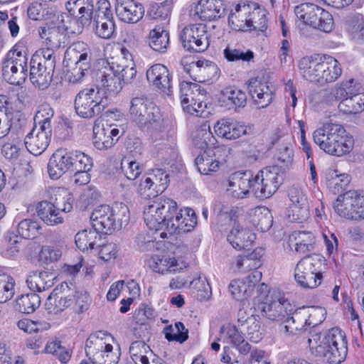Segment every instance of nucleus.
Segmentation results:
<instances>
[{
    "instance_id": "14",
    "label": "nucleus",
    "mask_w": 364,
    "mask_h": 364,
    "mask_svg": "<svg viewBox=\"0 0 364 364\" xmlns=\"http://www.w3.org/2000/svg\"><path fill=\"white\" fill-rule=\"evenodd\" d=\"M183 47L188 51L201 53L209 46L208 35L204 24L186 26L180 33Z\"/></svg>"
},
{
    "instance_id": "36",
    "label": "nucleus",
    "mask_w": 364,
    "mask_h": 364,
    "mask_svg": "<svg viewBox=\"0 0 364 364\" xmlns=\"http://www.w3.org/2000/svg\"><path fill=\"white\" fill-rule=\"evenodd\" d=\"M147 42L154 50L165 53L169 44V33L161 27H156L150 31Z\"/></svg>"
},
{
    "instance_id": "40",
    "label": "nucleus",
    "mask_w": 364,
    "mask_h": 364,
    "mask_svg": "<svg viewBox=\"0 0 364 364\" xmlns=\"http://www.w3.org/2000/svg\"><path fill=\"white\" fill-rule=\"evenodd\" d=\"M148 183H152L156 195L162 193L168 187L169 175L162 168L152 169L148 173Z\"/></svg>"
},
{
    "instance_id": "61",
    "label": "nucleus",
    "mask_w": 364,
    "mask_h": 364,
    "mask_svg": "<svg viewBox=\"0 0 364 364\" xmlns=\"http://www.w3.org/2000/svg\"><path fill=\"white\" fill-rule=\"evenodd\" d=\"M121 168L125 177L129 180H135L141 173L142 167L135 161L123 159Z\"/></svg>"
},
{
    "instance_id": "24",
    "label": "nucleus",
    "mask_w": 364,
    "mask_h": 364,
    "mask_svg": "<svg viewBox=\"0 0 364 364\" xmlns=\"http://www.w3.org/2000/svg\"><path fill=\"white\" fill-rule=\"evenodd\" d=\"M182 210H180L171 225H169L166 232L161 233V237H166L167 234L173 235L174 234L180 235L191 231L197 224V217L193 210L186 208V217L182 214Z\"/></svg>"
},
{
    "instance_id": "53",
    "label": "nucleus",
    "mask_w": 364,
    "mask_h": 364,
    "mask_svg": "<svg viewBox=\"0 0 364 364\" xmlns=\"http://www.w3.org/2000/svg\"><path fill=\"white\" fill-rule=\"evenodd\" d=\"M14 279L6 274H0V303H5L14 295Z\"/></svg>"
},
{
    "instance_id": "51",
    "label": "nucleus",
    "mask_w": 364,
    "mask_h": 364,
    "mask_svg": "<svg viewBox=\"0 0 364 364\" xmlns=\"http://www.w3.org/2000/svg\"><path fill=\"white\" fill-rule=\"evenodd\" d=\"M113 347L111 344L105 343L103 349L96 351L93 354L92 363L95 364H117L119 355L112 351Z\"/></svg>"
},
{
    "instance_id": "52",
    "label": "nucleus",
    "mask_w": 364,
    "mask_h": 364,
    "mask_svg": "<svg viewBox=\"0 0 364 364\" xmlns=\"http://www.w3.org/2000/svg\"><path fill=\"white\" fill-rule=\"evenodd\" d=\"M215 138L210 130V127L203 126L200 129H197L193 139L195 146L201 150L211 149L210 145L214 144Z\"/></svg>"
},
{
    "instance_id": "19",
    "label": "nucleus",
    "mask_w": 364,
    "mask_h": 364,
    "mask_svg": "<svg viewBox=\"0 0 364 364\" xmlns=\"http://www.w3.org/2000/svg\"><path fill=\"white\" fill-rule=\"evenodd\" d=\"M184 71L196 82H204L216 78L219 68L217 65L208 60H199L183 66Z\"/></svg>"
},
{
    "instance_id": "55",
    "label": "nucleus",
    "mask_w": 364,
    "mask_h": 364,
    "mask_svg": "<svg viewBox=\"0 0 364 364\" xmlns=\"http://www.w3.org/2000/svg\"><path fill=\"white\" fill-rule=\"evenodd\" d=\"M215 0H200L195 6L194 14L202 21L215 20V15H213Z\"/></svg>"
},
{
    "instance_id": "43",
    "label": "nucleus",
    "mask_w": 364,
    "mask_h": 364,
    "mask_svg": "<svg viewBox=\"0 0 364 364\" xmlns=\"http://www.w3.org/2000/svg\"><path fill=\"white\" fill-rule=\"evenodd\" d=\"M240 329L245 332V335L252 342L258 343L263 337L260 322L255 315H250L249 321Z\"/></svg>"
},
{
    "instance_id": "42",
    "label": "nucleus",
    "mask_w": 364,
    "mask_h": 364,
    "mask_svg": "<svg viewBox=\"0 0 364 364\" xmlns=\"http://www.w3.org/2000/svg\"><path fill=\"white\" fill-rule=\"evenodd\" d=\"M163 332L165 338L168 341H177L183 343L188 338V330L180 321L176 322L174 327L172 325L166 326Z\"/></svg>"
},
{
    "instance_id": "31",
    "label": "nucleus",
    "mask_w": 364,
    "mask_h": 364,
    "mask_svg": "<svg viewBox=\"0 0 364 364\" xmlns=\"http://www.w3.org/2000/svg\"><path fill=\"white\" fill-rule=\"evenodd\" d=\"M38 34L41 39L45 41L47 48L57 50L61 46L63 35L59 27L53 23H46L38 28Z\"/></svg>"
},
{
    "instance_id": "13",
    "label": "nucleus",
    "mask_w": 364,
    "mask_h": 364,
    "mask_svg": "<svg viewBox=\"0 0 364 364\" xmlns=\"http://www.w3.org/2000/svg\"><path fill=\"white\" fill-rule=\"evenodd\" d=\"M333 209L341 217L353 219H364V196L357 191H347L338 196L333 203Z\"/></svg>"
},
{
    "instance_id": "10",
    "label": "nucleus",
    "mask_w": 364,
    "mask_h": 364,
    "mask_svg": "<svg viewBox=\"0 0 364 364\" xmlns=\"http://www.w3.org/2000/svg\"><path fill=\"white\" fill-rule=\"evenodd\" d=\"M296 17L305 24L328 33L333 27L332 15L323 8L311 3H304L294 9Z\"/></svg>"
},
{
    "instance_id": "44",
    "label": "nucleus",
    "mask_w": 364,
    "mask_h": 364,
    "mask_svg": "<svg viewBox=\"0 0 364 364\" xmlns=\"http://www.w3.org/2000/svg\"><path fill=\"white\" fill-rule=\"evenodd\" d=\"M238 326H233L228 331V336L230 340V343L238 350L242 355H247L250 352L251 346L247 342L243 335L245 332L237 328Z\"/></svg>"
},
{
    "instance_id": "37",
    "label": "nucleus",
    "mask_w": 364,
    "mask_h": 364,
    "mask_svg": "<svg viewBox=\"0 0 364 364\" xmlns=\"http://www.w3.org/2000/svg\"><path fill=\"white\" fill-rule=\"evenodd\" d=\"M109 125L106 127L95 125L93 127V145L99 150H105L111 148L119 137L116 139L109 136Z\"/></svg>"
},
{
    "instance_id": "21",
    "label": "nucleus",
    "mask_w": 364,
    "mask_h": 364,
    "mask_svg": "<svg viewBox=\"0 0 364 364\" xmlns=\"http://www.w3.org/2000/svg\"><path fill=\"white\" fill-rule=\"evenodd\" d=\"M248 91L258 108L267 107L272 102L274 92L268 82L258 77L249 80Z\"/></svg>"
},
{
    "instance_id": "57",
    "label": "nucleus",
    "mask_w": 364,
    "mask_h": 364,
    "mask_svg": "<svg viewBox=\"0 0 364 364\" xmlns=\"http://www.w3.org/2000/svg\"><path fill=\"white\" fill-rule=\"evenodd\" d=\"M350 181V177L347 173L336 174L328 180V186L334 194L341 195L345 191Z\"/></svg>"
},
{
    "instance_id": "35",
    "label": "nucleus",
    "mask_w": 364,
    "mask_h": 364,
    "mask_svg": "<svg viewBox=\"0 0 364 364\" xmlns=\"http://www.w3.org/2000/svg\"><path fill=\"white\" fill-rule=\"evenodd\" d=\"M195 164L201 174L208 175L218 170L220 162L215 157L214 151L208 149L196 157Z\"/></svg>"
},
{
    "instance_id": "25",
    "label": "nucleus",
    "mask_w": 364,
    "mask_h": 364,
    "mask_svg": "<svg viewBox=\"0 0 364 364\" xmlns=\"http://www.w3.org/2000/svg\"><path fill=\"white\" fill-rule=\"evenodd\" d=\"M252 174L250 171L235 173L229 181L228 192L234 198H243L252 191Z\"/></svg>"
},
{
    "instance_id": "12",
    "label": "nucleus",
    "mask_w": 364,
    "mask_h": 364,
    "mask_svg": "<svg viewBox=\"0 0 364 364\" xmlns=\"http://www.w3.org/2000/svg\"><path fill=\"white\" fill-rule=\"evenodd\" d=\"M74 199L70 193L65 197L55 198L50 200H42L36 206L38 216L48 225H55L63 222L60 212L69 213L73 209Z\"/></svg>"
},
{
    "instance_id": "3",
    "label": "nucleus",
    "mask_w": 364,
    "mask_h": 364,
    "mask_svg": "<svg viewBox=\"0 0 364 364\" xmlns=\"http://www.w3.org/2000/svg\"><path fill=\"white\" fill-rule=\"evenodd\" d=\"M325 309L318 306H302L294 311L289 309L287 316L281 323L287 335H297L307 327L316 326L324 320Z\"/></svg>"
},
{
    "instance_id": "32",
    "label": "nucleus",
    "mask_w": 364,
    "mask_h": 364,
    "mask_svg": "<svg viewBox=\"0 0 364 364\" xmlns=\"http://www.w3.org/2000/svg\"><path fill=\"white\" fill-rule=\"evenodd\" d=\"M55 277L48 272H35L29 275L26 279L28 288L33 291L42 292L54 284Z\"/></svg>"
},
{
    "instance_id": "63",
    "label": "nucleus",
    "mask_w": 364,
    "mask_h": 364,
    "mask_svg": "<svg viewBox=\"0 0 364 364\" xmlns=\"http://www.w3.org/2000/svg\"><path fill=\"white\" fill-rule=\"evenodd\" d=\"M62 255V252L52 246H43L40 252L41 260L46 263L54 262L58 261Z\"/></svg>"
},
{
    "instance_id": "34",
    "label": "nucleus",
    "mask_w": 364,
    "mask_h": 364,
    "mask_svg": "<svg viewBox=\"0 0 364 364\" xmlns=\"http://www.w3.org/2000/svg\"><path fill=\"white\" fill-rule=\"evenodd\" d=\"M50 141V138L39 132H30L25 137L24 143L26 149L33 155H39L43 153Z\"/></svg>"
},
{
    "instance_id": "11",
    "label": "nucleus",
    "mask_w": 364,
    "mask_h": 364,
    "mask_svg": "<svg viewBox=\"0 0 364 364\" xmlns=\"http://www.w3.org/2000/svg\"><path fill=\"white\" fill-rule=\"evenodd\" d=\"M28 76V58L16 50H9L2 62V77L11 85H21Z\"/></svg>"
},
{
    "instance_id": "56",
    "label": "nucleus",
    "mask_w": 364,
    "mask_h": 364,
    "mask_svg": "<svg viewBox=\"0 0 364 364\" xmlns=\"http://www.w3.org/2000/svg\"><path fill=\"white\" fill-rule=\"evenodd\" d=\"M146 348H149V347L146 345L144 341H135L132 343L129 347V353L135 364H139V363L141 364L148 363L149 358L142 354L146 352Z\"/></svg>"
},
{
    "instance_id": "64",
    "label": "nucleus",
    "mask_w": 364,
    "mask_h": 364,
    "mask_svg": "<svg viewBox=\"0 0 364 364\" xmlns=\"http://www.w3.org/2000/svg\"><path fill=\"white\" fill-rule=\"evenodd\" d=\"M18 243L19 237L17 235L9 236L8 244L2 250V255L7 258L15 257L19 252Z\"/></svg>"
},
{
    "instance_id": "58",
    "label": "nucleus",
    "mask_w": 364,
    "mask_h": 364,
    "mask_svg": "<svg viewBox=\"0 0 364 364\" xmlns=\"http://www.w3.org/2000/svg\"><path fill=\"white\" fill-rule=\"evenodd\" d=\"M289 213V217L292 221L303 223L310 215L309 203L291 204Z\"/></svg>"
},
{
    "instance_id": "27",
    "label": "nucleus",
    "mask_w": 364,
    "mask_h": 364,
    "mask_svg": "<svg viewBox=\"0 0 364 364\" xmlns=\"http://www.w3.org/2000/svg\"><path fill=\"white\" fill-rule=\"evenodd\" d=\"M70 159L65 149H58L53 154L48 164V172L52 179H58L69 171Z\"/></svg>"
},
{
    "instance_id": "2",
    "label": "nucleus",
    "mask_w": 364,
    "mask_h": 364,
    "mask_svg": "<svg viewBox=\"0 0 364 364\" xmlns=\"http://www.w3.org/2000/svg\"><path fill=\"white\" fill-rule=\"evenodd\" d=\"M314 142L326 153L341 156L353 147L352 137L346 134L344 127L338 124L326 123L313 133Z\"/></svg>"
},
{
    "instance_id": "45",
    "label": "nucleus",
    "mask_w": 364,
    "mask_h": 364,
    "mask_svg": "<svg viewBox=\"0 0 364 364\" xmlns=\"http://www.w3.org/2000/svg\"><path fill=\"white\" fill-rule=\"evenodd\" d=\"M68 156L71 163L70 165L69 171L73 172L75 171H82V168H92V159L88 155L80 151H68Z\"/></svg>"
},
{
    "instance_id": "38",
    "label": "nucleus",
    "mask_w": 364,
    "mask_h": 364,
    "mask_svg": "<svg viewBox=\"0 0 364 364\" xmlns=\"http://www.w3.org/2000/svg\"><path fill=\"white\" fill-rule=\"evenodd\" d=\"M54 72L48 73L47 68L30 64V79L41 90L47 88L53 80Z\"/></svg>"
},
{
    "instance_id": "46",
    "label": "nucleus",
    "mask_w": 364,
    "mask_h": 364,
    "mask_svg": "<svg viewBox=\"0 0 364 364\" xmlns=\"http://www.w3.org/2000/svg\"><path fill=\"white\" fill-rule=\"evenodd\" d=\"M177 261L174 257L167 255H156L153 257V262L151 264L154 272L164 274L167 272H175L176 271Z\"/></svg>"
},
{
    "instance_id": "48",
    "label": "nucleus",
    "mask_w": 364,
    "mask_h": 364,
    "mask_svg": "<svg viewBox=\"0 0 364 364\" xmlns=\"http://www.w3.org/2000/svg\"><path fill=\"white\" fill-rule=\"evenodd\" d=\"M41 229L39 223L31 219H24L17 225V232L21 237L20 240L36 238L40 234Z\"/></svg>"
},
{
    "instance_id": "30",
    "label": "nucleus",
    "mask_w": 364,
    "mask_h": 364,
    "mask_svg": "<svg viewBox=\"0 0 364 364\" xmlns=\"http://www.w3.org/2000/svg\"><path fill=\"white\" fill-rule=\"evenodd\" d=\"M218 102L220 106L228 109L244 107L247 102V95L240 90L226 87L220 93Z\"/></svg>"
},
{
    "instance_id": "9",
    "label": "nucleus",
    "mask_w": 364,
    "mask_h": 364,
    "mask_svg": "<svg viewBox=\"0 0 364 364\" xmlns=\"http://www.w3.org/2000/svg\"><path fill=\"white\" fill-rule=\"evenodd\" d=\"M283 175L278 166L265 167L252 176V193L259 198L271 197L282 183Z\"/></svg>"
},
{
    "instance_id": "28",
    "label": "nucleus",
    "mask_w": 364,
    "mask_h": 364,
    "mask_svg": "<svg viewBox=\"0 0 364 364\" xmlns=\"http://www.w3.org/2000/svg\"><path fill=\"white\" fill-rule=\"evenodd\" d=\"M256 239V235L250 229L240 225H235L227 236L230 244L236 250H242L250 245Z\"/></svg>"
},
{
    "instance_id": "5",
    "label": "nucleus",
    "mask_w": 364,
    "mask_h": 364,
    "mask_svg": "<svg viewBox=\"0 0 364 364\" xmlns=\"http://www.w3.org/2000/svg\"><path fill=\"white\" fill-rule=\"evenodd\" d=\"M178 213L175 200L160 198L154 204L149 205L145 211V220L150 229L156 231L164 230L166 232Z\"/></svg>"
},
{
    "instance_id": "7",
    "label": "nucleus",
    "mask_w": 364,
    "mask_h": 364,
    "mask_svg": "<svg viewBox=\"0 0 364 364\" xmlns=\"http://www.w3.org/2000/svg\"><path fill=\"white\" fill-rule=\"evenodd\" d=\"M74 105L77 115L82 118L91 119L100 115L107 107V103L105 94L89 87L77 94Z\"/></svg>"
},
{
    "instance_id": "49",
    "label": "nucleus",
    "mask_w": 364,
    "mask_h": 364,
    "mask_svg": "<svg viewBox=\"0 0 364 364\" xmlns=\"http://www.w3.org/2000/svg\"><path fill=\"white\" fill-rule=\"evenodd\" d=\"M112 21L114 19L109 2L107 0L97 1L92 26Z\"/></svg>"
},
{
    "instance_id": "47",
    "label": "nucleus",
    "mask_w": 364,
    "mask_h": 364,
    "mask_svg": "<svg viewBox=\"0 0 364 364\" xmlns=\"http://www.w3.org/2000/svg\"><path fill=\"white\" fill-rule=\"evenodd\" d=\"M325 64L327 65L324 71L325 84L335 82L342 74V68L338 61L328 55H323Z\"/></svg>"
},
{
    "instance_id": "1",
    "label": "nucleus",
    "mask_w": 364,
    "mask_h": 364,
    "mask_svg": "<svg viewBox=\"0 0 364 364\" xmlns=\"http://www.w3.org/2000/svg\"><path fill=\"white\" fill-rule=\"evenodd\" d=\"M311 353L323 357L329 364H339L347 355L344 337L337 328L324 333H315L308 340Z\"/></svg>"
},
{
    "instance_id": "18",
    "label": "nucleus",
    "mask_w": 364,
    "mask_h": 364,
    "mask_svg": "<svg viewBox=\"0 0 364 364\" xmlns=\"http://www.w3.org/2000/svg\"><path fill=\"white\" fill-rule=\"evenodd\" d=\"M90 220L92 228L100 232L111 234L116 229L114 211L108 205L95 208L91 214Z\"/></svg>"
},
{
    "instance_id": "41",
    "label": "nucleus",
    "mask_w": 364,
    "mask_h": 364,
    "mask_svg": "<svg viewBox=\"0 0 364 364\" xmlns=\"http://www.w3.org/2000/svg\"><path fill=\"white\" fill-rule=\"evenodd\" d=\"M196 93V97H203L205 95V90H201L200 86L196 83L188 82L186 81H183L180 83V94L182 97L181 104L184 108L186 105L195 100Z\"/></svg>"
},
{
    "instance_id": "29",
    "label": "nucleus",
    "mask_w": 364,
    "mask_h": 364,
    "mask_svg": "<svg viewBox=\"0 0 364 364\" xmlns=\"http://www.w3.org/2000/svg\"><path fill=\"white\" fill-rule=\"evenodd\" d=\"M289 303L280 299L267 301L261 304V310L263 315L268 319L276 321H282L285 319L289 313Z\"/></svg>"
},
{
    "instance_id": "15",
    "label": "nucleus",
    "mask_w": 364,
    "mask_h": 364,
    "mask_svg": "<svg viewBox=\"0 0 364 364\" xmlns=\"http://www.w3.org/2000/svg\"><path fill=\"white\" fill-rule=\"evenodd\" d=\"M327 65L323 59V55L315 54L302 58L298 64L299 73L306 80L311 82L325 84L324 71Z\"/></svg>"
},
{
    "instance_id": "62",
    "label": "nucleus",
    "mask_w": 364,
    "mask_h": 364,
    "mask_svg": "<svg viewBox=\"0 0 364 364\" xmlns=\"http://www.w3.org/2000/svg\"><path fill=\"white\" fill-rule=\"evenodd\" d=\"M346 97V92L343 89V87H341L340 85H336L326 93L323 102L328 105H334Z\"/></svg>"
},
{
    "instance_id": "17",
    "label": "nucleus",
    "mask_w": 364,
    "mask_h": 364,
    "mask_svg": "<svg viewBox=\"0 0 364 364\" xmlns=\"http://www.w3.org/2000/svg\"><path fill=\"white\" fill-rule=\"evenodd\" d=\"M69 291L70 288L67 282H62L55 287L45 304V308L48 314L60 313L73 304V295L69 294Z\"/></svg>"
},
{
    "instance_id": "4",
    "label": "nucleus",
    "mask_w": 364,
    "mask_h": 364,
    "mask_svg": "<svg viewBox=\"0 0 364 364\" xmlns=\"http://www.w3.org/2000/svg\"><path fill=\"white\" fill-rule=\"evenodd\" d=\"M92 53L87 45L78 41L73 43L65 53L63 63L69 68L70 80L80 82L91 68Z\"/></svg>"
},
{
    "instance_id": "50",
    "label": "nucleus",
    "mask_w": 364,
    "mask_h": 364,
    "mask_svg": "<svg viewBox=\"0 0 364 364\" xmlns=\"http://www.w3.org/2000/svg\"><path fill=\"white\" fill-rule=\"evenodd\" d=\"M362 99L354 97H343L338 104V110L345 114H356L363 110Z\"/></svg>"
},
{
    "instance_id": "39",
    "label": "nucleus",
    "mask_w": 364,
    "mask_h": 364,
    "mask_svg": "<svg viewBox=\"0 0 364 364\" xmlns=\"http://www.w3.org/2000/svg\"><path fill=\"white\" fill-rule=\"evenodd\" d=\"M41 304L40 296L33 292L26 295H21L16 301L15 308L23 314H31L39 307Z\"/></svg>"
},
{
    "instance_id": "16",
    "label": "nucleus",
    "mask_w": 364,
    "mask_h": 364,
    "mask_svg": "<svg viewBox=\"0 0 364 364\" xmlns=\"http://www.w3.org/2000/svg\"><path fill=\"white\" fill-rule=\"evenodd\" d=\"M117 72L113 67H105L98 71L96 84L90 86L95 90L97 89L100 93L105 94V100L109 95L117 94L122 88V82H121Z\"/></svg>"
},
{
    "instance_id": "54",
    "label": "nucleus",
    "mask_w": 364,
    "mask_h": 364,
    "mask_svg": "<svg viewBox=\"0 0 364 364\" xmlns=\"http://www.w3.org/2000/svg\"><path fill=\"white\" fill-rule=\"evenodd\" d=\"M102 334L105 335V333H103L102 331L95 332L90 334L86 340L85 353L91 361L92 360L93 354L96 351L103 349L105 342L103 341L102 337L100 336Z\"/></svg>"
},
{
    "instance_id": "20",
    "label": "nucleus",
    "mask_w": 364,
    "mask_h": 364,
    "mask_svg": "<svg viewBox=\"0 0 364 364\" xmlns=\"http://www.w3.org/2000/svg\"><path fill=\"white\" fill-rule=\"evenodd\" d=\"M147 80L168 96L173 93L172 77L168 69L162 64H155L146 71Z\"/></svg>"
},
{
    "instance_id": "23",
    "label": "nucleus",
    "mask_w": 364,
    "mask_h": 364,
    "mask_svg": "<svg viewBox=\"0 0 364 364\" xmlns=\"http://www.w3.org/2000/svg\"><path fill=\"white\" fill-rule=\"evenodd\" d=\"M66 9L72 15L75 14V9L78 11L77 23L82 27L90 26L94 20L97 2L94 0H75L73 3H66Z\"/></svg>"
},
{
    "instance_id": "22",
    "label": "nucleus",
    "mask_w": 364,
    "mask_h": 364,
    "mask_svg": "<svg viewBox=\"0 0 364 364\" xmlns=\"http://www.w3.org/2000/svg\"><path fill=\"white\" fill-rule=\"evenodd\" d=\"M115 11L122 21L136 23L143 18L144 8L139 0H122L117 1Z\"/></svg>"
},
{
    "instance_id": "8",
    "label": "nucleus",
    "mask_w": 364,
    "mask_h": 364,
    "mask_svg": "<svg viewBox=\"0 0 364 364\" xmlns=\"http://www.w3.org/2000/svg\"><path fill=\"white\" fill-rule=\"evenodd\" d=\"M321 263V256L317 254L307 255L299 260L294 273L297 284L304 289H314L318 287L322 279V274L318 270Z\"/></svg>"
},
{
    "instance_id": "33",
    "label": "nucleus",
    "mask_w": 364,
    "mask_h": 364,
    "mask_svg": "<svg viewBox=\"0 0 364 364\" xmlns=\"http://www.w3.org/2000/svg\"><path fill=\"white\" fill-rule=\"evenodd\" d=\"M101 238L100 232L92 228L77 232L75 237V240L77 248L84 252L88 249H94L95 245L97 246Z\"/></svg>"
},
{
    "instance_id": "60",
    "label": "nucleus",
    "mask_w": 364,
    "mask_h": 364,
    "mask_svg": "<svg viewBox=\"0 0 364 364\" xmlns=\"http://www.w3.org/2000/svg\"><path fill=\"white\" fill-rule=\"evenodd\" d=\"M224 56L228 61L234 62L237 60H242L249 62L254 58V53L250 50L244 52L240 49L231 48L227 47L224 50Z\"/></svg>"
},
{
    "instance_id": "6",
    "label": "nucleus",
    "mask_w": 364,
    "mask_h": 364,
    "mask_svg": "<svg viewBox=\"0 0 364 364\" xmlns=\"http://www.w3.org/2000/svg\"><path fill=\"white\" fill-rule=\"evenodd\" d=\"M129 112L132 120L144 130L159 127L162 120L159 108L143 97L132 98Z\"/></svg>"
},
{
    "instance_id": "59",
    "label": "nucleus",
    "mask_w": 364,
    "mask_h": 364,
    "mask_svg": "<svg viewBox=\"0 0 364 364\" xmlns=\"http://www.w3.org/2000/svg\"><path fill=\"white\" fill-rule=\"evenodd\" d=\"M229 291L232 296L238 301L247 299L252 293V289L247 288V285L241 280H233L229 284Z\"/></svg>"
},
{
    "instance_id": "26",
    "label": "nucleus",
    "mask_w": 364,
    "mask_h": 364,
    "mask_svg": "<svg viewBox=\"0 0 364 364\" xmlns=\"http://www.w3.org/2000/svg\"><path fill=\"white\" fill-rule=\"evenodd\" d=\"M250 129L244 124L229 119H222L214 126L215 132L218 136L230 140L237 139L242 135L250 134Z\"/></svg>"
}]
</instances>
